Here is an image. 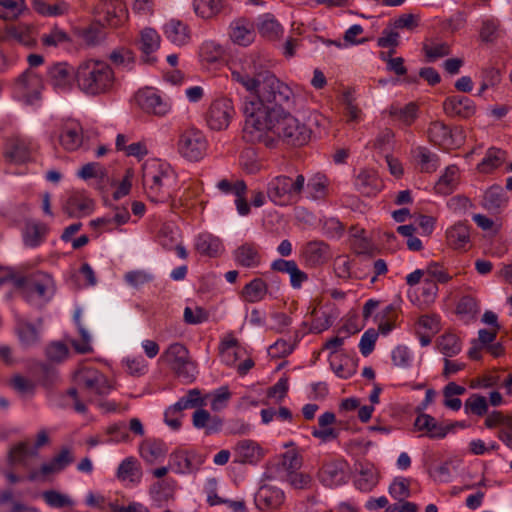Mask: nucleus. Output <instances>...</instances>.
<instances>
[{
    "label": "nucleus",
    "mask_w": 512,
    "mask_h": 512,
    "mask_svg": "<svg viewBox=\"0 0 512 512\" xmlns=\"http://www.w3.org/2000/svg\"><path fill=\"white\" fill-rule=\"evenodd\" d=\"M254 96L255 99L245 107L248 116L244 128L253 125L265 127L267 119L291 110L295 106L293 90L271 72L266 75Z\"/></svg>",
    "instance_id": "1"
},
{
    "label": "nucleus",
    "mask_w": 512,
    "mask_h": 512,
    "mask_svg": "<svg viewBox=\"0 0 512 512\" xmlns=\"http://www.w3.org/2000/svg\"><path fill=\"white\" fill-rule=\"evenodd\" d=\"M265 127L253 125L243 129V137L248 142H265L269 144L275 137L288 145L302 146L310 139V130L294 117L290 110L266 120Z\"/></svg>",
    "instance_id": "2"
},
{
    "label": "nucleus",
    "mask_w": 512,
    "mask_h": 512,
    "mask_svg": "<svg viewBox=\"0 0 512 512\" xmlns=\"http://www.w3.org/2000/svg\"><path fill=\"white\" fill-rule=\"evenodd\" d=\"M76 387L67 391L74 401V409L78 413H85L87 406L85 402L93 403L102 396L108 395L112 386L108 378L98 369L90 366H83L74 373Z\"/></svg>",
    "instance_id": "3"
},
{
    "label": "nucleus",
    "mask_w": 512,
    "mask_h": 512,
    "mask_svg": "<svg viewBox=\"0 0 512 512\" xmlns=\"http://www.w3.org/2000/svg\"><path fill=\"white\" fill-rule=\"evenodd\" d=\"M115 81L112 68L104 61L88 59L76 69V83L86 95L96 96L109 92Z\"/></svg>",
    "instance_id": "4"
},
{
    "label": "nucleus",
    "mask_w": 512,
    "mask_h": 512,
    "mask_svg": "<svg viewBox=\"0 0 512 512\" xmlns=\"http://www.w3.org/2000/svg\"><path fill=\"white\" fill-rule=\"evenodd\" d=\"M143 185L150 201L166 203L173 199L176 174L169 165L152 162L143 168Z\"/></svg>",
    "instance_id": "5"
},
{
    "label": "nucleus",
    "mask_w": 512,
    "mask_h": 512,
    "mask_svg": "<svg viewBox=\"0 0 512 512\" xmlns=\"http://www.w3.org/2000/svg\"><path fill=\"white\" fill-rule=\"evenodd\" d=\"M229 70L232 81L240 84L246 91L254 95L270 71L266 70L253 55L245 56L233 62Z\"/></svg>",
    "instance_id": "6"
},
{
    "label": "nucleus",
    "mask_w": 512,
    "mask_h": 512,
    "mask_svg": "<svg viewBox=\"0 0 512 512\" xmlns=\"http://www.w3.org/2000/svg\"><path fill=\"white\" fill-rule=\"evenodd\" d=\"M305 186V177L298 174L295 178L279 175L267 184V196L275 205L287 206L297 203Z\"/></svg>",
    "instance_id": "7"
},
{
    "label": "nucleus",
    "mask_w": 512,
    "mask_h": 512,
    "mask_svg": "<svg viewBox=\"0 0 512 512\" xmlns=\"http://www.w3.org/2000/svg\"><path fill=\"white\" fill-rule=\"evenodd\" d=\"M14 283L22 289L23 298L31 304L47 302L54 294V281L44 272L39 271L29 276L18 277Z\"/></svg>",
    "instance_id": "8"
},
{
    "label": "nucleus",
    "mask_w": 512,
    "mask_h": 512,
    "mask_svg": "<svg viewBox=\"0 0 512 512\" xmlns=\"http://www.w3.org/2000/svg\"><path fill=\"white\" fill-rule=\"evenodd\" d=\"M38 150L37 142L22 134H11L4 138L2 156L9 164L22 165L33 161Z\"/></svg>",
    "instance_id": "9"
},
{
    "label": "nucleus",
    "mask_w": 512,
    "mask_h": 512,
    "mask_svg": "<svg viewBox=\"0 0 512 512\" xmlns=\"http://www.w3.org/2000/svg\"><path fill=\"white\" fill-rule=\"evenodd\" d=\"M161 358L171 367L179 378L192 381L195 378L196 367L190 360L187 348L181 343L171 344Z\"/></svg>",
    "instance_id": "10"
},
{
    "label": "nucleus",
    "mask_w": 512,
    "mask_h": 512,
    "mask_svg": "<svg viewBox=\"0 0 512 512\" xmlns=\"http://www.w3.org/2000/svg\"><path fill=\"white\" fill-rule=\"evenodd\" d=\"M208 142L205 135L198 129H187L183 131L177 142L179 154L189 161H199L205 155Z\"/></svg>",
    "instance_id": "11"
},
{
    "label": "nucleus",
    "mask_w": 512,
    "mask_h": 512,
    "mask_svg": "<svg viewBox=\"0 0 512 512\" xmlns=\"http://www.w3.org/2000/svg\"><path fill=\"white\" fill-rule=\"evenodd\" d=\"M235 114L232 100L227 97H220L211 102L205 120L211 130L221 131L228 128Z\"/></svg>",
    "instance_id": "12"
},
{
    "label": "nucleus",
    "mask_w": 512,
    "mask_h": 512,
    "mask_svg": "<svg viewBox=\"0 0 512 512\" xmlns=\"http://www.w3.org/2000/svg\"><path fill=\"white\" fill-rule=\"evenodd\" d=\"M48 83L58 92H68L76 82V70L66 62L50 65L47 70Z\"/></svg>",
    "instance_id": "13"
},
{
    "label": "nucleus",
    "mask_w": 512,
    "mask_h": 512,
    "mask_svg": "<svg viewBox=\"0 0 512 512\" xmlns=\"http://www.w3.org/2000/svg\"><path fill=\"white\" fill-rule=\"evenodd\" d=\"M443 111L452 118L469 119L476 113V105L467 96L451 95L444 100Z\"/></svg>",
    "instance_id": "14"
},
{
    "label": "nucleus",
    "mask_w": 512,
    "mask_h": 512,
    "mask_svg": "<svg viewBox=\"0 0 512 512\" xmlns=\"http://www.w3.org/2000/svg\"><path fill=\"white\" fill-rule=\"evenodd\" d=\"M138 105L147 113L157 116L166 115L171 105L152 89L139 91L136 95Z\"/></svg>",
    "instance_id": "15"
},
{
    "label": "nucleus",
    "mask_w": 512,
    "mask_h": 512,
    "mask_svg": "<svg viewBox=\"0 0 512 512\" xmlns=\"http://www.w3.org/2000/svg\"><path fill=\"white\" fill-rule=\"evenodd\" d=\"M16 86L27 102L31 103L40 97L43 81L35 71L27 69L17 78Z\"/></svg>",
    "instance_id": "16"
},
{
    "label": "nucleus",
    "mask_w": 512,
    "mask_h": 512,
    "mask_svg": "<svg viewBox=\"0 0 512 512\" xmlns=\"http://www.w3.org/2000/svg\"><path fill=\"white\" fill-rule=\"evenodd\" d=\"M201 462L196 452L177 449L170 454L169 468L175 473L187 474L197 470Z\"/></svg>",
    "instance_id": "17"
},
{
    "label": "nucleus",
    "mask_w": 512,
    "mask_h": 512,
    "mask_svg": "<svg viewBox=\"0 0 512 512\" xmlns=\"http://www.w3.org/2000/svg\"><path fill=\"white\" fill-rule=\"evenodd\" d=\"M98 22H103L111 27L119 26L126 18V11L122 3L109 1L97 6L94 10Z\"/></svg>",
    "instance_id": "18"
},
{
    "label": "nucleus",
    "mask_w": 512,
    "mask_h": 512,
    "mask_svg": "<svg viewBox=\"0 0 512 512\" xmlns=\"http://www.w3.org/2000/svg\"><path fill=\"white\" fill-rule=\"evenodd\" d=\"M320 481L327 487H337L347 481V463L332 461L325 463L319 471Z\"/></svg>",
    "instance_id": "19"
},
{
    "label": "nucleus",
    "mask_w": 512,
    "mask_h": 512,
    "mask_svg": "<svg viewBox=\"0 0 512 512\" xmlns=\"http://www.w3.org/2000/svg\"><path fill=\"white\" fill-rule=\"evenodd\" d=\"M414 427L418 431L425 432L424 435L430 439H443L454 427V424L443 425L431 415L422 413L416 417Z\"/></svg>",
    "instance_id": "20"
},
{
    "label": "nucleus",
    "mask_w": 512,
    "mask_h": 512,
    "mask_svg": "<svg viewBox=\"0 0 512 512\" xmlns=\"http://www.w3.org/2000/svg\"><path fill=\"white\" fill-rule=\"evenodd\" d=\"M60 145L66 151H76L83 143V128L76 120L66 121L59 135Z\"/></svg>",
    "instance_id": "21"
},
{
    "label": "nucleus",
    "mask_w": 512,
    "mask_h": 512,
    "mask_svg": "<svg viewBox=\"0 0 512 512\" xmlns=\"http://www.w3.org/2000/svg\"><path fill=\"white\" fill-rule=\"evenodd\" d=\"M447 245L458 251L470 248V226L465 222H457L446 230Z\"/></svg>",
    "instance_id": "22"
},
{
    "label": "nucleus",
    "mask_w": 512,
    "mask_h": 512,
    "mask_svg": "<svg viewBox=\"0 0 512 512\" xmlns=\"http://www.w3.org/2000/svg\"><path fill=\"white\" fill-rule=\"evenodd\" d=\"M93 209L94 202L84 191H73L65 204V211L70 217L89 215Z\"/></svg>",
    "instance_id": "23"
},
{
    "label": "nucleus",
    "mask_w": 512,
    "mask_h": 512,
    "mask_svg": "<svg viewBox=\"0 0 512 512\" xmlns=\"http://www.w3.org/2000/svg\"><path fill=\"white\" fill-rule=\"evenodd\" d=\"M160 35L153 28H144L140 32V38L138 41L139 50L142 52V61L147 64H153L156 62V57L152 54L157 51L160 47Z\"/></svg>",
    "instance_id": "24"
},
{
    "label": "nucleus",
    "mask_w": 512,
    "mask_h": 512,
    "mask_svg": "<svg viewBox=\"0 0 512 512\" xmlns=\"http://www.w3.org/2000/svg\"><path fill=\"white\" fill-rule=\"evenodd\" d=\"M302 255L307 265L317 267L330 259L331 252L328 244L314 240L304 246Z\"/></svg>",
    "instance_id": "25"
},
{
    "label": "nucleus",
    "mask_w": 512,
    "mask_h": 512,
    "mask_svg": "<svg viewBox=\"0 0 512 512\" xmlns=\"http://www.w3.org/2000/svg\"><path fill=\"white\" fill-rule=\"evenodd\" d=\"M234 462L241 464H256L263 457L262 448L253 440L239 441L234 448Z\"/></svg>",
    "instance_id": "26"
},
{
    "label": "nucleus",
    "mask_w": 512,
    "mask_h": 512,
    "mask_svg": "<svg viewBox=\"0 0 512 512\" xmlns=\"http://www.w3.org/2000/svg\"><path fill=\"white\" fill-rule=\"evenodd\" d=\"M75 456L69 447H63L53 458L40 466L39 473L43 477L58 474L72 464Z\"/></svg>",
    "instance_id": "27"
},
{
    "label": "nucleus",
    "mask_w": 512,
    "mask_h": 512,
    "mask_svg": "<svg viewBox=\"0 0 512 512\" xmlns=\"http://www.w3.org/2000/svg\"><path fill=\"white\" fill-rule=\"evenodd\" d=\"M229 37L233 43L246 47L254 41V26L244 18L236 19L229 26Z\"/></svg>",
    "instance_id": "28"
},
{
    "label": "nucleus",
    "mask_w": 512,
    "mask_h": 512,
    "mask_svg": "<svg viewBox=\"0 0 512 512\" xmlns=\"http://www.w3.org/2000/svg\"><path fill=\"white\" fill-rule=\"evenodd\" d=\"M233 258L238 266L256 268L261 263L259 246L254 243H243L234 250Z\"/></svg>",
    "instance_id": "29"
},
{
    "label": "nucleus",
    "mask_w": 512,
    "mask_h": 512,
    "mask_svg": "<svg viewBox=\"0 0 512 512\" xmlns=\"http://www.w3.org/2000/svg\"><path fill=\"white\" fill-rule=\"evenodd\" d=\"M388 113L399 126L407 128L418 118L419 107L415 102H409L404 106L393 104L389 107Z\"/></svg>",
    "instance_id": "30"
},
{
    "label": "nucleus",
    "mask_w": 512,
    "mask_h": 512,
    "mask_svg": "<svg viewBox=\"0 0 512 512\" xmlns=\"http://www.w3.org/2000/svg\"><path fill=\"white\" fill-rule=\"evenodd\" d=\"M285 499L284 492L273 486H262L256 494L255 501L260 509H277Z\"/></svg>",
    "instance_id": "31"
},
{
    "label": "nucleus",
    "mask_w": 512,
    "mask_h": 512,
    "mask_svg": "<svg viewBox=\"0 0 512 512\" xmlns=\"http://www.w3.org/2000/svg\"><path fill=\"white\" fill-rule=\"evenodd\" d=\"M165 37L177 46H184L190 41V29L187 24L177 19H171L163 26Z\"/></svg>",
    "instance_id": "32"
},
{
    "label": "nucleus",
    "mask_w": 512,
    "mask_h": 512,
    "mask_svg": "<svg viewBox=\"0 0 512 512\" xmlns=\"http://www.w3.org/2000/svg\"><path fill=\"white\" fill-rule=\"evenodd\" d=\"M427 136L429 141L436 146L450 148L454 145L452 130L442 121L431 122L427 130Z\"/></svg>",
    "instance_id": "33"
},
{
    "label": "nucleus",
    "mask_w": 512,
    "mask_h": 512,
    "mask_svg": "<svg viewBox=\"0 0 512 512\" xmlns=\"http://www.w3.org/2000/svg\"><path fill=\"white\" fill-rule=\"evenodd\" d=\"M411 153L416 166L423 173H433L440 166L438 155L427 147L418 146Z\"/></svg>",
    "instance_id": "34"
},
{
    "label": "nucleus",
    "mask_w": 512,
    "mask_h": 512,
    "mask_svg": "<svg viewBox=\"0 0 512 512\" xmlns=\"http://www.w3.org/2000/svg\"><path fill=\"white\" fill-rule=\"evenodd\" d=\"M195 249L198 253L208 257H218L224 251L221 240L209 233H202L195 239Z\"/></svg>",
    "instance_id": "35"
},
{
    "label": "nucleus",
    "mask_w": 512,
    "mask_h": 512,
    "mask_svg": "<svg viewBox=\"0 0 512 512\" xmlns=\"http://www.w3.org/2000/svg\"><path fill=\"white\" fill-rule=\"evenodd\" d=\"M355 188L365 196L375 195L381 189V181L374 171L362 170L356 176Z\"/></svg>",
    "instance_id": "36"
},
{
    "label": "nucleus",
    "mask_w": 512,
    "mask_h": 512,
    "mask_svg": "<svg viewBox=\"0 0 512 512\" xmlns=\"http://www.w3.org/2000/svg\"><path fill=\"white\" fill-rule=\"evenodd\" d=\"M48 227L43 223H28L23 230V243L28 248L40 246L47 237Z\"/></svg>",
    "instance_id": "37"
},
{
    "label": "nucleus",
    "mask_w": 512,
    "mask_h": 512,
    "mask_svg": "<svg viewBox=\"0 0 512 512\" xmlns=\"http://www.w3.org/2000/svg\"><path fill=\"white\" fill-rule=\"evenodd\" d=\"M142 472L139 462L134 457L124 459L117 469V478L123 482L137 484L140 482Z\"/></svg>",
    "instance_id": "38"
},
{
    "label": "nucleus",
    "mask_w": 512,
    "mask_h": 512,
    "mask_svg": "<svg viewBox=\"0 0 512 512\" xmlns=\"http://www.w3.org/2000/svg\"><path fill=\"white\" fill-rule=\"evenodd\" d=\"M436 348L445 358H450L461 352L462 342L456 334L446 332L437 338Z\"/></svg>",
    "instance_id": "39"
},
{
    "label": "nucleus",
    "mask_w": 512,
    "mask_h": 512,
    "mask_svg": "<svg viewBox=\"0 0 512 512\" xmlns=\"http://www.w3.org/2000/svg\"><path fill=\"white\" fill-rule=\"evenodd\" d=\"M268 293V286L261 278H254L247 283L241 292L244 301L248 303H257L262 301Z\"/></svg>",
    "instance_id": "40"
},
{
    "label": "nucleus",
    "mask_w": 512,
    "mask_h": 512,
    "mask_svg": "<svg viewBox=\"0 0 512 512\" xmlns=\"http://www.w3.org/2000/svg\"><path fill=\"white\" fill-rule=\"evenodd\" d=\"M458 167L456 165L448 166L439 180L435 184V191L441 195L451 194L458 185Z\"/></svg>",
    "instance_id": "41"
},
{
    "label": "nucleus",
    "mask_w": 512,
    "mask_h": 512,
    "mask_svg": "<svg viewBox=\"0 0 512 512\" xmlns=\"http://www.w3.org/2000/svg\"><path fill=\"white\" fill-rule=\"evenodd\" d=\"M224 54V47L214 40H205L199 47L200 60L207 64L220 62L223 59Z\"/></svg>",
    "instance_id": "42"
},
{
    "label": "nucleus",
    "mask_w": 512,
    "mask_h": 512,
    "mask_svg": "<svg viewBox=\"0 0 512 512\" xmlns=\"http://www.w3.org/2000/svg\"><path fill=\"white\" fill-rule=\"evenodd\" d=\"M41 497L45 504L53 509L72 508L75 505L70 495L54 489L43 491Z\"/></svg>",
    "instance_id": "43"
},
{
    "label": "nucleus",
    "mask_w": 512,
    "mask_h": 512,
    "mask_svg": "<svg viewBox=\"0 0 512 512\" xmlns=\"http://www.w3.org/2000/svg\"><path fill=\"white\" fill-rule=\"evenodd\" d=\"M465 393V387L458 385L455 382H449L443 388V405L452 411L460 410L462 401L457 396L463 395Z\"/></svg>",
    "instance_id": "44"
},
{
    "label": "nucleus",
    "mask_w": 512,
    "mask_h": 512,
    "mask_svg": "<svg viewBox=\"0 0 512 512\" xmlns=\"http://www.w3.org/2000/svg\"><path fill=\"white\" fill-rule=\"evenodd\" d=\"M224 7L223 0H193V9L202 19H211Z\"/></svg>",
    "instance_id": "45"
},
{
    "label": "nucleus",
    "mask_w": 512,
    "mask_h": 512,
    "mask_svg": "<svg viewBox=\"0 0 512 512\" xmlns=\"http://www.w3.org/2000/svg\"><path fill=\"white\" fill-rule=\"evenodd\" d=\"M310 314L312 317V322L309 328V332L311 333H321L325 330H328L333 325L335 316L331 311H318L317 308L314 307Z\"/></svg>",
    "instance_id": "46"
},
{
    "label": "nucleus",
    "mask_w": 512,
    "mask_h": 512,
    "mask_svg": "<svg viewBox=\"0 0 512 512\" xmlns=\"http://www.w3.org/2000/svg\"><path fill=\"white\" fill-rule=\"evenodd\" d=\"M30 371L45 387L54 385L59 378L57 370L54 367L42 362L35 363L31 366Z\"/></svg>",
    "instance_id": "47"
},
{
    "label": "nucleus",
    "mask_w": 512,
    "mask_h": 512,
    "mask_svg": "<svg viewBox=\"0 0 512 512\" xmlns=\"http://www.w3.org/2000/svg\"><path fill=\"white\" fill-rule=\"evenodd\" d=\"M489 411V404L486 397L473 393L464 402V412L466 415L477 417L485 416Z\"/></svg>",
    "instance_id": "48"
},
{
    "label": "nucleus",
    "mask_w": 512,
    "mask_h": 512,
    "mask_svg": "<svg viewBox=\"0 0 512 512\" xmlns=\"http://www.w3.org/2000/svg\"><path fill=\"white\" fill-rule=\"evenodd\" d=\"M167 451L166 444L161 440H148L140 446V454L148 462L164 457Z\"/></svg>",
    "instance_id": "49"
},
{
    "label": "nucleus",
    "mask_w": 512,
    "mask_h": 512,
    "mask_svg": "<svg viewBox=\"0 0 512 512\" xmlns=\"http://www.w3.org/2000/svg\"><path fill=\"white\" fill-rule=\"evenodd\" d=\"M37 456L36 449H32L27 441H22L14 445L8 453V461L10 464L25 465L30 457Z\"/></svg>",
    "instance_id": "50"
},
{
    "label": "nucleus",
    "mask_w": 512,
    "mask_h": 512,
    "mask_svg": "<svg viewBox=\"0 0 512 512\" xmlns=\"http://www.w3.org/2000/svg\"><path fill=\"white\" fill-rule=\"evenodd\" d=\"M507 205L506 194L500 186L490 187L484 195V206L491 211H499Z\"/></svg>",
    "instance_id": "51"
},
{
    "label": "nucleus",
    "mask_w": 512,
    "mask_h": 512,
    "mask_svg": "<svg viewBox=\"0 0 512 512\" xmlns=\"http://www.w3.org/2000/svg\"><path fill=\"white\" fill-rule=\"evenodd\" d=\"M505 151L497 148L488 149L485 157L478 164L477 168L482 173H490L500 167L505 160Z\"/></svg>",
    "instance_id": "52"
},
{
    "label": "nucleus",
    "mask_w": 512,
    "mask_h": 512,
    "mask_svg": "<svg viewBox=\"0 0 512 512\" xmlns=\"http://www.w3.org/2000/svg\"><path fill=\"white\" fill-rule=\"evenodd\" d=\"M0 6L5 9L0 10V19L5 21H14L27 10L25 0H0Z\"/></svg>",
    "instance_id": "53"
},
{
    "label": "nucleus",
    "mask_w": 512,
    "mask_h": 512,
    "mask_svg": "<svg viewBox=\"0 0 512 512\" xmlns=\"http://www.w3.org/2000/svg\"><path fill=\"white\" fill-rule=\"evenodd\" d=\"M259 33L268 39H277L283 32L282 26L270 14L264 15L258 23Z\"/></svg>",
    "instance_id": "54"
},
{
    "label": "nucleus",
    "mask_w": 512,
    "mask_h": 512,
    "mask_svg": "<svg viewBox=\"0 0 512 512\" xmlns=\"http://www.w3.org/2000/svg\"><path fill=\"white\" fill-rule=\"evenodd\" d=\"M0 512H38V509L13 501L12 491L6 490L0 496Z\"/></svg>",
    "instance_id": "55"
},
{
    "label": "nucleus",
    "mask_w": 512,
    "mask_h": 512,
    "mask_svg": "<svg viewBox=\"0 0 512 512\" xmlns=\"http://www.w3.org/2000/svg\"><path fill=\"white\" fill-rule=\"evenodd\" d=\"M79 36L86 45L96 46L104 39L105 34L101 24L97 21L81 29Z\"/></svg>",
    "instance_id": "56"
},
{
    "label": "nucleus",
    "mask_w": 512,
    "mask_h": 512,
    "mask_svg": "<svg viewBox=\"0 0 512 512\" xmlns=\"http://www.w3.org/2000/svg\"><path fill=\"white\" fill-rule=\"evenodd\" d=\"M205 405L204 399L201 397L199 389H191L182 396L173 406L181 413L183 410L199 408Z\"/></svg>",
    "instance_id": "57"
},
{
    "label": "nucleus",
    "mask_w": 512,
    "mask_h": 512,
    "mask_svg": "<svg viewBox=\"0 0 512 512\" xmlns=\"http://www.w3.org/2000/svg\"><path fill=\"white\" fill-rule=\"evenodd\" d=\"M5 32L7 39L13 38L24 45H30L33 41V28L26 24L7 26Z\"/></svg>",
    "instance_id": "58"
},
{
    "label": "nucleus",
    "mask_w": 512,
    "mask_h": 512,
    "mask_svg": "<svg viewBox=\"0 0 512 512\" xmlns=\"http://www.w3.org/2000/svg\"><path fill=\"white\" fill-rule=\"evenodd\" d=\"M311 198L324 199L328 194V179L325 175L316 174L307 183Z\"/></svg>",
    "instance_id": "59"
},
{
    "label": "nucleus",
    "mask_w": 512,
    "mask_h": 512,
    "mask_svg": "<svg viewBox=\"0 0 512 512\" xmlns=\"http://www.w3.org/2000/svg\"><path fill=\"white\" fill-rule=\"evenodd\" d=\"M178 237V229L170 224H163L158 232V242L166 250H173Z\"/></svg>",
    "instance_id": "60"
},
{
    "label": "nucleus",
    "mask_w": 512,
    "mask_h": 512,
    "mask_svg": "<svg viewBox=\"0 0 512 512\" xmlns=\"http://www.w3.org/2000/svg\"><path fill=\"white\" fill-rule=\"evenodd\" d=\"M378 483V477L373 468L362 469L355 479V486L363 492H370Z\"/></svg>",
    "instance_id": "61"
},
{
    "label": "nucleus",
    "mask_w": 512,
    "mask_h": 512,
    "mask_svg": "<svg viewBox=\"0 0 512 512\" xmlns=\"http://www.w3.org/2000/svg\"><path fill=\"white\" fill-rule=\"evenodd\" d=\"M389 494L398 501L410 497V480L404 477H396L389 486Z\"/></svg>",
    "instance_id": "62"
},
{
    "label": "nucleus",
    "mask_w": 512,
    "mask_h": 512,
    "mask_svg": "<svg viewBox=\"0 0 512 512\" xmlns=\"http://www.w3.org/2000/svg\"><path fill=\"white\" fill-rule=\"evenodd\" d=\"M500 82L501 72L499 69L494 67L483 69L481 72V85L478 95H483L487 89L497 86Z\"/></svg>",
    "instance_id": "63"
},
{
    "label": "nucleus",
    "mask_w": 512,
    "mask_h": 512,
    "mask_svg": "<svg viewBox=\"0 0 512 512\" xmlns=\"http://www.w3.org/2000/svg\"><path fill=\"white\" fill-rule=\"evenodd\" d=\"M209 397H211V409L213 411H221L227 407L231 398V392L229 391L228 386H221L213 391Z\"/></svg>",
    "instance_id": "64"
}]
</instances>
